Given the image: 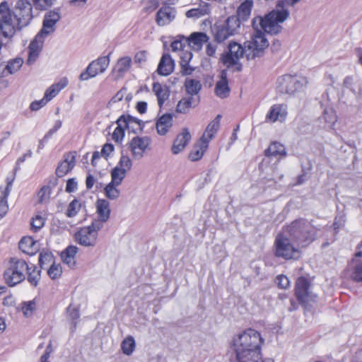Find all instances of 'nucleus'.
Returning a JSON list of instances; mask_svg holds the SVG:
<instances>
[{"mask_svg":"<svg viewBox=\"0 0 362 362\" xmlns=\"http://www.w3.org/2000/svg\"><path fill=\"white\" fill-rule=\"evenodd\" d=\"M259 18V17H257L252 19V24L255 29V33L252 35L251 40L244 43V47L236 42L229 43L228 52L223 54L221 58L223 64L228 68L236 66V70L240 71L242 64L239 63L240 58L245 55L247 59L250 60L263 56L264 49L269 47V42L264 33L258 29L257 22Z\"/></svg>","mask_w":362,"mask_h":362,"instance_id":"obj_1","label":"nucleus"},{"mask_svg":"<svg viewBox=\"0 0 362 362\" xmlns=\"http://www.w3.org/2000/svg\"><path fill=\"white\" fill-rule=\"evenodd\" d=\"M32 4L28 0H18L12 9L6 1L0 4V35L12 37L16 30L28 26L33 18Z\"/></svg>","mask_w":362,"mask_h":362,"instance_id":"obj_2","label":"nucleus"},{"mask_svg":"<svg viewBox=\"0 0 362 362\" xmlns=\"http://www.w3.org/2000/svg\"><path fill=\"white\" fill-rule=\"evenodd\" d=\"M231 344L237 362H260L262 360L264 339L257 330L245 329L233 337Z\"/></svg>","mask_w":362,"mask_h":362,"instance_id":"obj_3","label":"nucleus"},{"mask_svg":"<svg viewBox=\"0 0 362 362\" xmlns=\"http://www.w3.org/2000/svg\"><path fill=\"white\" fill-rule=\"evenodd\" d=\"M301 0H279L274 9L264 17H259L258 23L262 30L270 35H277L281 33L283 27L280 23H284L289 17L290 12L287 6H294Z\"/></svg>","mask_w":362,"mask_h":362,"instance_id":"obj_4","label":"nucleus"},{"mask_svg":"<svg viewBox=\"0 0 362 362\" xmlns=\"http://www.w3.org/2000/svg\"><path fill=\"white\" fill-rule=\"evenodd\" d=\"M285 231L293 242L304 247L316 239L318 228L307 219L300 218L286 226Z\"/></svg>","mask_w":362,"mask_h":362,"instance_id":"obj_5","label":"nucleus"},{"mask_svg":"<svg viewBox=\"0 0 362 362\" xmlns=\"http://www.w3.org/2000/svg\"><path fill=\"white\" fill-rule=\"evenodd\" d=\"M29 269V265L23 259L13 257L8 260V266L4 270L3 278L5 283L13 287L23 281L25 278V271Z\"/></svg>","mask_w":362,"mask_h":362,"instance_id":"obj_6","label":"nucleus"},{"mask_svg":"<svg viewBox=\"0 0 362 362\" xmlns=\"http://www.w3.org/2000/svg\"><path fill=\"white\" fill-rule=\"evenodd\" d=\"M240 28V23L238 18L234 15L228 16L224 21H218L212 29L214 40L218 43L223 42L228 37L238 33Z\"/></svg>","mask_w":362,"mask_h":362,"instance_id":"obj_7","label":"nucleus"},{"mask_svg":"<svg viewBox=\"0 0 362 362\" xmlns=\"http://www.w3.org/2000/svg\"><path fill=\"white\" fill-rule=\"evenodd\" d=\"M291 240L289 236L287 237L283 234L277 235L274 241V255L276 257L285 260H296L300 258V252L293 245Z\"/></svg>","mask_w":362,"mask_h":362,"instance_id":"obj_8","label":"nucleus"},{"mask_svg":"<svg viewBox=\"0 0 362 362\" xmlns=\"http://www.w3.org/2000/svg\"><path fill=\"white\" fill-rule=\"evenodd\" d=\"M310 282L304 276L298 277L295 284V296L298 303L307 308L310 303L317 300V295L310 291Z\"/></svg>","mask_w":362,"mask_h":362,"instance_id":"obj_9","label":"nucleus"},{"mask_svg":"<svg viewBox=\"0 0 362 362\" xmlns=\"http://www.w3.org/2000/svg\"><path fill=\"white\" fill-rule=\"evenodd\" d=\"M277 83L281 93L292 95L300 90L307 81L305 78L285 74L278 78Z\"/></svg>","mask_w":362,"mask_h":362,"instance_id":"obj_10","label":"nucleus"},{"mask_svg":"<svg viewBox=\"0 0 362 362\" xmlns=\"http://www.w3.org/2000/svg\"><path fill=\"white\" fill-rule=\"evenodd\" d=\"M110 54V53L107 56L98 57L97 59L91 62L86 70L80 74L79 79L81 81H87L96 76L100 73H103L109 66Z\"/></svg>","mask_w":362,"mask_h":362,"instance_id":"obj_11","label":"nucleus"},{"mask_svg":"<svg viewBox=\"0 0 362 362\" xmlns=\"http://www.w3.org/2000/svg\"><path fill=\"white\" fill-rule=\"evenodd\" d=\"M151 141L150 137L147 136L142 137L134 136L129 144L133 158L136 160L143 158L145 151L148 148Z\"/></svg>","mask_w":362,"mask_h":362,"instance_id":"obj_12","label":"nucleus"},{"mask_svg":"<svg viewBox=\"0 0 362 362\" xmlns=\"http://www.w3.org/2000/svg\"><path fill=\"white\" fill-rule=\"evenodd\" d=\"M176 8L163 3L156 14L155 21L158 26H165L173 22L176 17Z\"/></svg>","mask_w":362,"mask_h":362,"instance_id":"obj_13","label":"nucleus"},{"mask_svg":"<svg viewBox=\"0 0 362 362\" xmlns=\"http://www.w3.org/2000/svg\"><path fill=\"white\" fill-rule=\"evenodd\" d=\"M60 8H57L47 12L43 18L42 27L39 32L47 36L54 33L55 30V25L61 19Z\"/></svg>","mask_w":362,"mask_h":362,"instance_id":"obj_14","label":"nucleus"},{"mask_svg":"<svg viewBox=\"0 0 362 362\" xmlns=\"http://www.w3.org/2000/svg\"><path fill=\"white\" fill-rule=\"evenodd\" d=\"M91 231L90 227L80 228L74 234L76 242L84 247L95 246L98 237Z\"/></svg>","mask_w":362,"mask_h":362,"instance_id":"obj_15","label":"nucleus"},{"mask_svg":"<svg viewBox=\"0 0 362 362\" xmlns=\"http://www.w3.org/2000/svg\"><path fill=\"white\" fill-rule=\"evenodd\" d=\"M122 122L124 128L129 132L137 134L141 132L144 128L145 123L130 115H122L116 121V123Z\"/></svg>","mask_w":362,"mask_h":362,"instance_id":"obj_16","label":"nucleus"},{"mask_svg":"<svg viewBox=\"0 0 362 362\" xmlns=\"http://www.w3.org/2000/svg\"><path fill=\"white\" fill-rule=\"evenodd\" d=\"M76 152H69L64 154V160L59 163L55 170V174L58 177H62L70 172L76 163Z\"/></svg>","mask_w":362,"mask_h":362,"instance_id":"obj_17","label":"nucleus"},{"mask_svg":"<svg viewBox=\"0 0 362 362\" xmlns=\"http://www.w3.org/2000/svg\"><path fill=\"white\" fill-rule=\"evenodd\" d=\"M192 136L189 133L188 128L185 127L178 134L175 139L171 151L173 154L176 155L182 152L190 141Z\"/></svg>","mask_w":362,"mask_h":362,"instance_id":"obj_18","label":"nucleus"},{"mask_svg":"<svg viewBox=\"0 0 362 362\" xmlns=\"http://www.w3.org/2000/svg\"><path fill=\"white\" fill-rule=\"evenodd\" d=\"M287 105L286 104H274L273 105L266 115V119L271 122L276 121H285L288 112Z\"/></svg>","mask_w":362,"mask_h":362,"instance_id":"obj_19","label":"nucleus"},{"mask_svg":"<svg viewBox=\"0 0 362 362\" xmlns=\"http://www.w3.org/2000/svg\"><path fill=\"white\" fill-rule=\"evenodd\" d=\"M175 62L171 56L165 53L162 55L157 68V73L160 76H168L173 72Z\"/></svg>","mask_w":362,"mask_h":362,"instance_id":"obj_20","label":"nucleus"},{"mask_svg":"<svg viewBox=\"0 0 362 362\" xmlns=\"http://www.w3.org/2000/svg\"><path fill=\"white\" fill-rule=\"evenodd\" d=\"M187 45L195 50L202 49L203 44L208 42L209 37L205 33L195 32L192 33L189 37H183Z\"/></svg>","mask_w":362,"mask_h":362,"instance_id":"obj_21","label":"nucleus"},{"mask_svg":"<svg viewBox=\"0 0 362 362\" xmlns=\"http://www.w3.org/2000/svg\"><path fill=\"white\" fill-rule=\"evenodd\" d=\"M227 76V70L223 69L221 71V79L216 83L215 86L216 95L221 98H226L230 93Z\"/></svg>","mask_w":362,"mask_h":362,"instance_id":"obj_22","label":"nucleus"},{"mask_svg":"<svg viewBox=\"0 0 362 362\" xmlns=\"http://www.w3.org/2000/svg\"><path fill=\"white\" fill-rule=\"evenodd\" d=\"M132 63V60L130 57L127 56L119 58L112 70V74L115 75L116 78L123 77L130 69Z\"/></svg>","mask_w":362,"mask_h":362,"instance_id":"obj_23","label":"nucleus"},{"mask_svg":"<svg viewBox=\"0 0 362 362\" xmlns=\"http://www.w3.org/2000/svg\"><path fill=\"white\" fill-rule=\"evenodd\" d=\"M199 101V96L183 98L177 103L175 111L177 113L186 114L189 112L190 108L197 107Z\"/></svg>","mask_w":362,"mask_h":362,"instance_id":"obj_24","label":"nucleus"},{"mask_svg":"<svg viewBox=\"0 0 362 362\" xmlns=\"http://www.w3.org/2000/svg\"><path fill=\"white\" fill-rule=\"evenodd\" d=\"M221 115H218L206 127L203 135L199 139L206 142L209 145V141L214 138L215 134L219 129Z\"/></svg>","mask_w":362,"mask_h":362,"instance_id":"obj_25","label":"nucleus"},{"mask_svg":"<svg viewBox=\"0 0 362 362\" xmlns=\"http://www.w3.org/2000/svg\"><path fill=\"white\" fill-rule=\"evenodd\" d=\"M253 6V0H243L240 3L237 8V15H235L240 23L249 19Z\"/></svg>","mask_w":362,"mask_h":362,"instance_id":"obj_26","label":"nucleus"},{"mask_svg":"<svg viewBox=\"0 0 362 362\" xmlns=\"http://www.w3.org/2000/svg\"><path fill=\"white\" fill-rule=\"evenodd\" d=\"M173 115L165 113L156 122L157 132L160 135H165L173 126Z\"/></svg>","mask_w":362,"mask_h":362,"instance_id":"obj_27","label":"nucleus"},{"mask_svg":"<svg viewBox=\"0 0 362 362\" xmlns=\"http://www.w3.org/2000/svg\"><path fill=\"white\" fill-rule=\"evenodd\" d=\"M354 258L348 266L350 278L355 282H362V260Z\"/></svg>","mask_w":362,"mask_h":362,"instance_id":"obj_28","label":"nucleus"},{"mask_svg":"<svg viewBox=\"0 0 362 362\" xmlns=\"http://www.w3.org/2000/svg\"><path fill=\"white\" fill-rule=\"evenodd\" d=\"M68 79L66 77L61 78L58 83L52 84L46 90L44 98L47 102L50 101L61 90L68 85Z\"/></svg>","mask_w":362,"mask_h":362,"instance_id":"obj_29","label":"nucleus"},{"mask_svg":"<svg viewBox=\"0 0 362 362\" xmlns=\"http://www.w3.org/2000/svg\"><path fill=\"white\" fill-rule=\"evenodd\" d=\"M209 145L206 142H204L199 140V141L195 144L189 153L188 158L191 161H197L199 160L204 156L205 151L207 150Z\"/></svg>","mask_w":362,"mask_h":362,"instance_id":"obj_30","label":"nucleus"},{"mask_svg":"<svg viewBox=\"0 0 362 362\" xmlns=\"http://www.w3.org/2000/svg\"><path fill=\"white\" fill-rule=\"evenodd\" d=\"M264 156L266 157H277V156H286V150L284 145L278 142L273 141L270 144L269 147L264 151Z\"/></svg>","mask_w":362,"mask_h":362,"instance_id":"obj_31","label":"nucleus"},{"mask_svg":"<svg viewBox=\"0 0 362 362\" xmlns=\"http://www.w3.org/2000/svg\"><path fill=\"white\" fill-rule=\"evenodd\" d=\"M153 91L157 97L158 105L161 107L169 98L170 91L168 88L166 86H163L158 82H154L153 83Z\"/></svg>","mask_w":362,"mask_h":362,"instance_id":"obj_32","label":"nucleus"},{"mask_svg":"<svg viewBox=\"0 0 362 362\" xmlns=\"http://www.w3.org/2000/svg\"><path fill=\"white\" fill-rule=\"evenodd\" d=\"M210 12V4L206 2L202 1L199 7L192 8L186 12L187 18H199L204 16Z\"/></svg>","mask_w":362,"mask_h":362,"instance_id":"obj_33","label":"nucleus"},{"mask_svg":"<svg viewBox=\"0 0 362 362\" xmlns=\"http://www.w3.org/2000/svg\"><path fill=\"white\" fill-rule=\"evenodd\" d=\"M202 87V86L199 80L187 78L185 81L186 93L192 97L199 96L198 94Z\"/></svg>","mask_w":362,"mask_h":362,"instance_id":"obj_34","label":"nucleus"},{"mask_svg":"<svg viewBox=\"0 0 362 362\" xmlns=\"http://www.w3.org/2000/svg\"><path fill=\"white\" fill-rule=\"evenodd\" d=\"M97 213L99 218L107 221L110 215V204L106 199H98L96 202Z\"/></svg>","mask_w":362,"mask_h":362,"instance_id":"obj_35","label":"nucleus"},{"mask_svg":"<svg viewBox=\"0 0 362 362\" xmlns=\"http://www.w3.org/2000/svg\"><path fill=\"white\" fill-rule=\"evenodd\" d=\"M20 250L26 254L33 255L35 250L36 242L31 237H23L19 242Z\"/></svg>","mask_w":362,"mask_h":362,"instance_id":"obj_36","label":"nucleus"},{"mask_svg":"<svg viewBox=\"0 0 362 362\" xmlns=\"http://www.w3.org/2000/svg\"><path fill=\"white\" fill-rule=\"evenodd\" d=\"M27 274V280L31 286L36 287L38 285L41 276V270L37 269L35 265L29 267V269L25 271Z\"/></svg>","mask_w":362,"mask_h":362,"instance_id":"obj_37","label":"nucleus"},{"mask_svg":"<svg viewBox=\"0 0 362 362\" xmlns=\"http://www.w3.org/2000/svg\"><path fill=\"white\" fill-rule=\"evenodd\" d=\"M46 37L47 36L44 34H41V33L39 32L35 35V38L30 42L28 46V50L40 52Z\"/></svg>","mask_w":362,"mask_h":362,"instance_id":"obj_38","label":"nucleus"},{"mask_svg":"<svg viewBox=\"0 0 362 362\" xmlns=\"http://www.w3.org/2000/svg\"><path fill=\"white\" fill-rule=\"evenodd\" d=\"M23 60L22 58L17 57L8 62L7 65L5 67L4 71L7 72L8 74H13L17 72L22 66Z\"/></svg>","mask_w":362,"mask_h":362,"instance_id":"obj_39","label":"nucleus"},{"mask_svg":"<svg viewBox=\"0 0 362 362\" xmlns=\"http://www.w3.org/2000/svg\"><path fill=\"white\" fill-rule=\"evenodd\" d=\"M111 182L112 183L119 185L122 182L123 180L125 178L127 175V173L124 170H122L120 168H117L115 167L111 170Z\"/></svg>","mask_w":362,"mask_h":362,"instance_id":"obj_40","label":"nucleus"},{"mask_svg":"<svg viewBox=\"0 0 362 362\" xmlns=\"http://www.w3.org/2000/svg\"><path fill=\"white\" fill-rule=\"evenodd\" d=\"M121 349L126 355H131L135 349V341L133 337L128 336L121 344Z\"/></svg>","mask_w":362,"mask_h":362,"instance_id":"obj_41","label":"nucleus"},{"mask_svg":"<svg viewBox=\"0 0 362 362\" xmlns=\"http://www.w3.org/2000/svg\"><path fill=\"white\" fill-rule=\"evenodd\" d=\"M117 186L112 182L105 186L104 192L107 199L115 200L119 197L120 191L117 188Z\"/></svg>","mask_w":362,"mask_h":362,"instance_id":"obj_42","label":"nucleus"},{"mask_svg":"<svg viewBox=\"0 0 362 362\" xmlns=\"http://www.w3.org/2000/svg\"><path fill=\"white\" fill-rule=\"evenodd\" d=\"M35 310L36 302L35 299L30 301H25L21 303V310L24 316L26 317H31Z\"/></svg>","mask_w":362,"mask_h":362,"instance_id":"obj_43","label":"nucleus"},{"mask_svg":"<svg viewBox=\"0 0 362 362\" xmlns=\"http://www.w3.org/2000/svg\"><path fill=\"white\" fill-rule=\"evenodd\" d=\"M81 207V203L77 199H73L68 205L66 216L69 218L74 217L77 215Z\"/></svg>","mask_w":362,"mask_h":362,"instance_id":"obj_44","label":"nucleus"},{"mask_svg":"<svg viewBox=\"0 0 362 362\" xmlns=\"http://www.w3.org/2000/svg\"><path fill=\"white\" fill-rule=\"evenodd\" d=\"M66 313L68 318L71 320L75 328L80 317L79 307L77 306L73 308L72 304H70L66 308Z\"/></svg>","mask_w":362,"mask_h":362,"instance_id":"obj_45","label":"nucleus"},{"mask_svg":"<svg viewBox=\"0 0 362 362\" xmlns=\"http://www.w3.org/2000/svg\"><path fill=\"white\" fill-rule=\"evenodd\" d=\"M122 122H119L117 123V127L115 129L112 138L116 143H121L123 140V138L125 134V128L124 126H122Z\"/></svg>","mask_w":362,"mask_h":362,"instance_id":"obj_46","label":"nucleus"},{"mask_svg":"<svg viewBox=\"0 0 362 362\" xmlns=\"http://www.w3.org/2000/svg\"><path fill=\"white\" fill-rule=\"evenodd\" d=\"M52 193V189L49 185H44L38 192V202L40 204L46 203L49 200Z\"/></svg>","mask_w":362,"mask_h":362,"instance_id":"obj_47","label":"nucleus"},{"mask_svg":"<svg viewBox=\"0 0 362 362\" xmlns=\"http://www.w3.org/2000/svg\"><path fill=\"white\" fill-rule=\"evenodd\" d=\"M115 167L124 170L127 173L128 170H131L132 167V161L128 156L122 154L119 160Z\"/></svg>","mask_w":362,"mask_h":362,"instance_id":"obj_48","label":"nucleus"},{"mask_svg":"<svg viewBox=\"0 0 362 362\" xmlns=\"http://www.w3.org/2000/svg\"><path fill=\"white\" fill-rule=\"evenodd\" d=\"M62 274V269L60 264H56L53 262L47 270L48 276L53 280L59 279Z\"/></svg>","mask_w":362,"mask_h":362,"instance_id":"obj_49","label":"nucleus"},{"mask_svg":"<svg viewBox=\"0 0 362 362\" xmlns=\"http://www.w3.org/2000/svg\"><path fill=\"white\" fill-rule=\"evenodd\" d=\"M54 256L50 252H42L40 253L39 255V264L41 269L44 268V266L48 263H53L54 262Z\"/></svg>","mask_w":362,"mask_h":362,"instance_id":"obj_50","label":"nucleus"},{"mask_svg":"<svg viewBox=\"0 0 362 362\" xmlns=\"http://www.w3.org/2000/svg\"><path fill=\"white\" fill-rule=\"evenodd\" d=\"M8 196V194L2 192V196L0 198V219L4 217L8 210L7 201Z\"/></svg>","mask_w":362,"mask_h":362,"instance_id":"obj_51","label":"nucleus"},{"mask_svg":"<svg viewBox=\"0 0 362 362\" xmlns=\"http://www.w3.org/2000/svg\"><path fill=\"white\" fill-rule=\"evenodd\" d=\"M30 225L32 229L37 232L44 226L45 219L41 216L37 215L35 218H33Z\"/></svg>","mask_w":362,"mask_h":362,"instance_id":"obj_52","label":"nucleus"},{"mask_svg":"<svg viewBox=\"0 0 362 362\" xmlns=\"http://www.w3.org/2000/svg\"><path fill=\"white\" fill-rule=\"evenodd\" d=\"M179 39L175 40L171 42L170 47L173 52H176L178 50H183L185 47L187 42L183 40L184 36H177Z\"/></svg>","mask_w":362,"mask_h":362,"instance_id":"obj_53","label":"nucleus"},{"mask_svg":"<svg viewBox=\"0 0 362 362\" xmlns=\"http://www.w3.org/2000/svg\"><path fill=\"white\" fill-rule=\"evenodd\" d=\"M105 222V221H102L101 218H99L98 219H94L91 224L87 227H90V230H92L91 232L95 234L97 237H98V231L102 229L103 227V223Z\"/></svg>","mask_w":362,"mask_h":362,"instance_id":"obj_54","label":"nucleus"},{"mask_svg":"<svg viewBox=\"0 0 362 362\" xmlns=\"http://www.w3.org/2000/svg\"><path fill=\"white\" fill-rule=\"evenodd\" d=\"M276 283L280 288L286 289L290 286V281L288 278L283 274L279 275L276 277Z\"/></svg>","mask_w":362,"mask_h":362,"instance_id":"obj_55","label":"nucleus"},{"mask_svg":"<svg viewBox=\"0 0 362 362\" xmlns=\"http://www.w3.org/2000/svg\"><path fill=\"white\" fill-rule=\"evenodd\" d=\"M159 6L158 0H148L147 5L144 8V11L148 13H152Z\"/></svg>","mask_w":362,"mask_h":362,"instance_id":"obj_56","label":"nucleus"},{"mask_svg":"<svg viewBox=\"0 0 362 362\" xmlns=\"http://www.w3.org/2000/svg\"><path fill=\"white\" fill-rule=\"evenodd\" d=\"M47 103V100L43 97V98L40 100H35L32 102L30 105V109L32 111H37L44 107Z\"/></svg>","mask_w":362,"mask_h":362,"instance_id":"obj_57","label":"nucleus"},{"mask_svg":"<svg viewBox=\"0 0 362 362\" xmlns=\"http://www.w3.org/2000/svg\"><path fill=\"white\" fill-rule=\"evenodd\" d=\"M78 183L75 178H69L66 181V192L68 193H71L75 192L77 189Z\"/></svg>","mask_w":362,"mask_h":362,"instance_id":"obj_58","label":"nucleus"},{"mask_svg":"<svg viewBox=\"0 0 362 362\" xmlns=\"http://www.w3.org/2000/svg\"><path fill=\"white\" fill-rule=\"evenodd\" d=\"M78 252V248L76 246L74 245H69L68 246L65 250L62 253V255H66L67 258H74L76 255V254Z\"/></svg>","mask_w":362,"mask_h":362,"instance_id":"obj_59","label":"nucleus"},{"mask_svg":"<svg viewBox=\"0 0 362 362\" xmlns=\"http://www.w3.org/2000/svg\"><path fill=\"white\" fill-rule=\"evenodd\" d=\"M147 59V52L145 50L139 51L134 56V62L136 64H142Z\"/></svg>","mask_w":362,"mask_h":362,"instance_id":"obj_60","label":"nucleus"},{"mask_svg":"<svg viewBox=\"0 0 362 362\" xmlns=\"http://www.w3.org/2000/svg\"><path fill=\"white\" fill-rule=\"evenodd\" d=\"M56 0H40V6H37L36 10L42 11L52 7Z\"/></svg>","mask_w":362,"mask_h":362,"instance_id":"obj_61","label":"nucleus"},{"mask_svg":"<svg viewBox=\"0 0 362 362\" xmlns=\"http://www.w3.org/2000/svg\"><path fill=\"white\" fill-rule=\"evenodd\" d=\"M127 92V88H121L110 100V101L109 102V103H115L117 102H119V101H121L123 98H124V95L125 94V93Z\"/></svg>","mask_w":362,"mask_h":362,"instance_id":"obj_62","label":"nucleus"},{"mask_svg":"<svg viewBox=\"0 0 362 362\" xmlns=\"http://www.w3.org/2000/svg\"><path fill=\"white\" fill-rule=\"evenodd\" d=\"M114 151V146L112 144L106 143L103 145L102 150H101V154L103 157L107 158L110 153H112Z\"/></svg>","mask_w":362,"mask_h":362,"instance_id":"obj_63","label":"nucleus"},{"mask_svg":"<svg viewBox=\"0 0 362 362\" xmlns=\"http://www.w3.org/2000/svg\"><path fill=\"white\" fill-rule=\"evenodd\" d=\"M181 66V73L183 76L191 75L192 72L194 71V68L189 66V64H182L180 63Z\"/></svg>","mask_w":362,"mask_h":362,"instance_id":"obj_64","label":"nucleus"}]
</instances>
